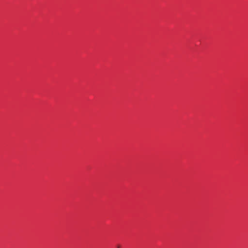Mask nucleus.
Returning a JSON list of instances; mask_svg holds the SVG:
<instances>
[{"label": "nucleus", "mask_w": 248, "mask_h": 248, "mask_svg": "<svg viewBox=\"0 0 248 248\" xmlns=\"http://www.w3.org/2000/svg\"><path fill=\"white\" fill-rule=\"evenodd\" d=\"M117 248H121V246L120 245H118L117 246Z\"/></svg>", "instance_id": "1"}]
</instances>
